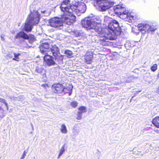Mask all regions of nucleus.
I'll use <instances>...</instances> for the list:
<instances>
[{"instance_id":"nucleus-1","label":"nucleus","mask_w":159,"mask_h":159,"mask_svg":"<svg viewBox=\"0 0 159 159\" xmlns=\"http://www.w3.org/2000/svg\"><path fill=\"white\" fill-rule=\"evenodd\" d=\"M81 25L84 27L88 29H94L98 33L100 44L103 46L108 45L107 40H113L114 36L120 34L121 29L119 22L113 20L106 28H102L100 21L97 18H86L81 20Z\"/></svg>"},{"instance_id":"nucleus-2","label":"nucleus","mask_w":159,"mask_h":159,"mask_svg":"<svg viewBox=\"0 0 159 159\" xmlns=\"http://www.w3.org/2000/svg\"><path fill=\"white\" fill-rule=\"evenodd\" d=\"M86 9L85 4L83 2L74 1L70 4V9L73 13L78 14L80 13H84Z\"/></svg>"},{"instance_id":"nucleus-3","label":"nucleus","mask_w":159,"mask_h":159,"mask_svg":"<svg viewBox=\"0 0 159 159\" xmlns=\"http://www.w3.org/2000/svg\"><path fill=\"white\" fill-rule=\"evenodd\" d=\"M52 92L53 93L59 94L62 93L65 89V87L61 84L54 83L51 86Z\"/></svg>"},{"instance_id":"nucleus-4","label":"nucleus","mask_w":159,"mask_h":159,"mask_svg":"<svg viewBox=\"0 0 159 159\" xmlns=\"http://www.w3.org/2000/svg\"><path fill=\"white\" fill-rule=\"evenodd\" d=\"M50 49L56 60L61 61L63 60V57L60 54L59 48L56 45H54L52 46Z\"/></svg>"},{"instance_id":"nucleus-5","label":"nucleus","mask_w":159,"mask_h":159,"mask_svg":"<svg viewBox=\"0 0 159 159\" xmlns=\"http://www.w3.org/2000/svg\"><path fill=\"white\" fill-rule=\"evenodd\" d=\"M49 23L52 27L58 28L62 25L63 22L60 18L55 17L50 20Z\"/></svg>"},{"instance_id":"nucleus-6","label":"nucleus","mask_w":159,"mask_h":159,"mask_svg":"<svg viewBox=\"0 0 159 159\" xmlns=\"http://www.w3.org/2000/svg\"><path fill=\"white\" fill-rule=\"evenodd\" d=\"M40 15L37 12H35V14L33 15V17H31L30 16L29 18L27 19L28 20H30V23L32 25H34L38 24L40 20Z\"/></svg>"},{"instance_id":"nucleus-7","label":"nucleus","mask_w":159,"mask_h":159,"mask_svg":"<svg viewBox=\"0 0 159 159\" xmlns=\"http://www.w3.org/2000/svg\"><path fill=\"white\" fill-rule=\"evenodd\" d=\"M44 55H45L43 57V60L47 66H50L55 64L53 58L52 56L49 55L48 54Z\"/></svg>"},{"instance_id":"nucleus-8","label":"nucleus","mask_w":159,"mask_h":159,"mask_svg":"<svg viewBox=\"0 0 159 159\" xmlns=\"http://www.w3.org/2000/svg\"><path fill=\"white\" fill-rule=\"evenodd\" d=\"M137 27L138 30L142 32L143 31H144V34L147 32L148 28L149 27V25L148 22L146 21L138 24Z\"/></svg>"},{"instance_id":"nucleus-9","label":"nucleus","mask_w":159,"mask_h":159,"mask_svg":"<svg viewBox=\"0 0 159 159\" xmlns=\"http://www.w3.org/2000/svg\"><path fill=\"white\" fill-rule=\"evenodd\" d=\"M49 48V44L48 43H42L39 47L40 52L43 55L48 54Z\"/></svg>"},{"instance_id":"nucleus-10","label":"nucleus","mask_w":159,"mask_h":159,"mask_svg":"<svg viewBox=\"0 0 159 159\" xmlns=\"http://www.w3.org/2000/svg\"><path fill=\"white\" fill-rule=\"evenodd\" d=\"M126 10V8L125 6L122 4L117 5L116 7L114 9V13L118 15L122 13H123V12Z\"/></svg>"},{"instance_id":"nucleus-11","label":"nucleus","mask_w":159,"mask_h":159,"mask_svg":"<svg viewBox=\"0 0 159 159\" xmlns=\"http://www.w3.org/2000/svg\"><path fill=\"white\" fill-rule=\"evenodd\" d=\"M93 54L90 52H87L84 56V61L87 64H91L93 59Z\"/></svg>"},{"instance_id":"nucleus-12","label":"nucleus","mask_w":159,"mask_h":159,"mask_svg":"<svg viewBox=\"0 0 159 159\" xmlns=\"http://www.w3.org/2000/svg\"><path fill=\"white\" fill-rule=\"evenodd\" d=\"M112 7L111 2H105L103 5L101 4L98 7H100L102 11H106Z\"/></svg>"},{"instance_id":"nucleus-13","label":"nucleus","mask_w":159,"mask_h":159,"mask_svg":"<svg viewBox=\"0 0 159 159\" xmlns=\"http://www.w3.org/2000/svg\"><path fill=\"white\" fill-rule=\"evenodd\" d=\"M22 38L25 39H28L29 38V36L24 32L20 31L17 34L15 38L16 39Z\"/></svg>"},{"instance_id":"nucleus-14","label":"nucleus","mask_w":159,"mask_h":159,"mask_svg":"<svg viewBox=\"0 0 159 159\" xmlns=\"http://www.w3.org/2000/svg\"><path fill=\"white\" fill-rule=\"evenodd\" d=\"M33 26L30 23V20L27 19L25 23L24 30L26 32H30L32 30Z\"/></svg>"},{"instance_id":"nucleus-15","label":"nucleus","mask_w":159,"mask_h":159,"mask_svg":"<svg viewBox=\"0 0 159 159\" xmlns=\"http://www.w3.org/2000/svg\"><path fill=\"white\" fill-rule=\"evenodd\" d=\"M71 35L73 36L76 37H80L81 38L84 37V33L81 31H78L77 30H74L70 32Z\"/></svg>"},{"instance_id":"nucleus-16","label":"nucleus","mask_w":159,"mask_h":159,"mask_svg":"<svg viewBox=\"0 0 159 159\" xmlns=\"http://www.w3.org/2000/svg\"><path fill=\"white\" fill-rule=\"evenodd\" d=\"M152 124L157 128H159V116L153 118L152 121Z\"/></svg>"},{"instance_id":"nucleus-17","label":"nucleus","mask_w":159,"mask_h":159,"mask_svg":"<svg viewBox=\"0 0 159 159\" xmlns=\"http://www.w3.org/2000/svg\"><path fill=\"white\" fill-rule=\"evenodd\" d=\"M129 13L128 11L126 10L125 11L123 12V13L120 14L118 16H119V17L122 19H125L128 17V16Z\"/></svg>"},{"instance_id":"nucleus-18","label":"nucleus","mask_w":159,"mask_h":159,"mask_svg":"<svg viewBox=\"0 0 159 159\" xmlns=\"http://www.w3.org/2000/svg\"><path fill=\"white\" fill-rule=\"evenodd\" d=\"M60 8L61 11L63 12L65 14H70V8L68 7H62V6H60Z\"/></svg>"},{"instance_id":"nucleus-19","label":"nucleus","mask_w":159,"mask_h":159,"mask_svg":"<svg viewBox=\"0 0 159 159\" xmlns=\"http://www.w3.org/2000/svg\"><path fill=\"white\" fill-rule=\"evenodd\" d=\"M157 29L156 26L153 25H149V27L148 28L147 30V32L148 33H149L150 32H152L155 31Z\"/></svg>"},{"instance_id":"nucleus-20","label":"nucleus","mask_w":159,"mask_h":159,"mask_svg":"<svg viewBox=\"0 0 159 159\" xmlns=\"http://www.w3.org/2000/svg\"><path fill=\"white\" fill-rule=\"evenodd\" d=\"M70 25L75 23L76 21V16L73 14H70Z\"/></svg>"},{"instance_id":"nucleus-21","label":"nucleus","mask_w":159,"mask_h":159,"mask_svg":"<svg viewBox=\"0 0 159 159\" xmlns=\"http://www.w3.org/2000/svg\"><path fill=\"white\" fill-rule=\"evenodd\" d=\"M103 0H94V5L95 6L99 7L102 3Z\"/></svg>"},{"instance_id":"nucleus-22","label":"nucleus","mask_w":159,"mask_h":159,"mask_svg":"<svg viewBox=\"0 0 159 159\" xmlns=\"http://www.w3.org/2000/svg\"><path fill=\"white\" fill-rule=\"evenodd\" d=\"M79 110V112L82 113L86 112L87 111L86 108L85 107L82 106L79 107L78 108Z\"/></svg>"},{"instance_id":"nucleus-23","label":"nucleus","mask_w":159,"mask_h":159,"mask_svg":"<svg viewBox=\"0 0 159 159\" xmlns=\"http://www.w3.org/2000/svg\"><path fill=\"white\" fill-rule=\"evenodd\" d=\"M70 16V14H65L62 15L61 16L62 20H63L64 21H66L69 19Z\"/></svg>"},{"instance_id":"nucleus-24","label":"nucleus","mask_w":159,"mask_h":159,"mask_svg":"<svg viewBox=\"0 0 159 159\" xmlns=\"http://www.w3.org/2000/svg\"><path fill=\"white\" fill-rule=\"evenodd\" d=\"M14 57L12 59L14 60H15L17 61H19L20 59L19 57V56L21 54L19 53H14Z\"/></svg>"},{"instance_id":"nucleus-25","label":"nucleus","mask_w":159,"mask_h":159,"mask_svg":"<svg viewBox=\"0 0 159 159\" xmlns=\"http://www.w3.org/2000/svg\"><path fill=\"white\" fill-rule=\"evenodd\" d=\"M61 131L62 133H66L67 130L66 126L64 124L62 125L61 126Z\"/></svg>"},{"instance_id":"nucleus-26","label":"nucleus","mask_w":159,"mask_h":159,"mask_svg":"<svg viewBox=\"0 0 159 159\" xmlns=\"http://www.w3.org/2000/svg\"><path fill=\"white\" fill-rule=\"evenodd\" d=\"M44 69L41 67H36L35 70L38 73L41 74L42 73Z\"/></svg>"},{"instance_id":"nucleus-27","label":"nucleus","mask_w":159,"mask_h":159,"mask_svg":"<svg viewBox=\"0 0 159 159\" xmlns=\"http://www.w3.org/2000/svg\"><path fill=\"white\" fill-rule=\"evenodd\" d=\"M135 18V17L134 16L130 15V14H128V17L127 19H128L129 20H130L131 21H132L133 20H134Z\"/></svg>"},{"instance_id":"nucleus-28","label":"nucleus","mask_w":159,"mask_h":159,"mask_svg":"<svg viewBox=\"0 0 159 159\" xmlns=\"http://www.w3.org/2000/svg\"><path fill=\"white\" fill-rule=\"evenodd\" d=\"M0 102L3 103L6 106V107H7V110H8V104L7 103V102H6V101L5 99H1L0 100Z\"/></svg>"},{"instance_id":"nucleus-29","label":"nucleus","mask_w":159,"mask_h":159,"mask_svg":"<svg viewBox=\"0 0 159 159\" xmlns=\"http://www.w3.org/2000/svg\"><path fill=\"white\" fill-rule=\"evenodd\" d=\"M157 64H154L151 67V69L152 71H155L157 69Z\"/></svg>"},{"instance_id":"nucleus-30","label":"nucleus","mask_w":159,"mask_h":159,"mask_svg":"<svg viewBox=\"0 0 159 159\" xmlns=\"http://www.w3.org/2000/svg\"><path fill=\"white\" fill-rule=\"evenodd\" d=\"M69 2V0H64L61 2L60 6H62V7H65L64 5L68 4Z\"/></svg>"},{"instance_id":"nucleus-31","label":"nucleus","mask_w":159,"mask_h":159,"mask_svg":"<svg viewBox=\"0 0 159 159\" xmlns=\"http://www.w3.org/2000/svg\"><path fill=\"white\" fill-rule=\"evenodd\" d=\"M82 113L78 112L77 114V116L76 119L78 120H81L82 118Z\"/></svg>"},{"instance_id":"nucleus-32","label":"nucleus","mask_w":159,"mask_h":159,"mask_svg":"<svg viewBox=\"0 0 159 159\" xmlns=\"http://www.w3.org/2000/svg\"><path fill=\"white\" fill-rule=\"evenodd\" d=\"M70 104L72 107L75 108L77 106L78 103L75 101H73L71 102Z\"/></svg>"},{"instance_id":"nucleus-33","label":"nucleus","mask_w":159,"mask_h":159,"mask_svg":"<svg viewBox=\"0 0 159 159\" xmlns=\"http://www.w3.org/2000/svg\"><path fill=\"white\" fill-rule=\"evenodd\" d=\"M65 146H63L60 150V152L59 156H60L62 155L63 153L65 152V150L64 149Z\"/></svg>"},{"instance_id":"nucleus-34","label":"nucleus","mask_w":159,"mask_h":159,"mask_svg":"<svg viewBox=\"0 0 159 159\" xmlns=\"http://www.w3.org/2000/svg\"><path fill=\"white\" fill-rule=\"evenodd\" d=\"M41 86L45 88H47L49 87L48 85L47 84H43L41 85Z\"/></svg>"},{"instance_id":"nucleus-35","label":"nucleus","mask_w":159,"mask_h":159,"mask_svg":"<svg viewBox=\"0 0 159 159\" xmlns=\"http://www.w3.org/2000/svg\"><path fill=\"white\" fill-rule=\"evenodd\" d=\"M26 153L24 151L20 159H23L26 156Z\"/></svg>"},{"instance_id":"nucleus-36","label":"nucleus","mask_w":159,"mask_h":159,"mask_svg":"<svg viewBox=\"0 0 159 159\" xmlns=\"http://www.w3.org/2000/svg\"><path fill=\"white\" fill-rule=\"evenodd\" d=\"M110 19V18L109 17H105L104 20L106 22L107 21V20H109Z\"/></svg>"},{"instance_id":"nucleus-37","label":"nucleus","mask_w":159,"mask_h":159,"mask_svg":"<svg viewBox=\"0 0 159 159\" xmlns=\"http://www.w3.org/2000/svg\"><path fill=\"white\" fill-rule=\"evenodd\" d=\"M154 131L158 134H159V130L158 129L154 130Z\"/></svg>"},{"instance_id":"nucleus-38","label":"nucleus","mask_w":159,"mask_h":159,"mask_svg":"<svg viewBox=\"0 0 159 159\" xmlns=\"http://www.w3.org/2000/svg\"><path fill=\"white\" fill-rule=\"evenodd\" d=\"M156 92L157 93H159V86L157 89Z\"/></svg>"},{"instance_id":"nucleus-39","label":"nucleus","mask_w":159,"mask_h":159,"mask_svg":"<svg viewBox=\"0 0 159 159\" xmlns=\"http://www.w3.org/2000/svg\"><path fill=\"white\" fill-rule=\"evenodd\" d=\"M30 35H31V36H32V39L33 40H34V35H31V34H30Z\"/></svg>"},{"instance_id":"nucleus-40","label":"nucleus","mask_w":159,"mask_h":159,"mask_svg":"<svg viewBox=\"0 0 159 159\" xmlns=\"http://www.w3.org/2000/svg\"><path fill=\"white\" fill-rule=\"evenodd\" d=\"M67 52H69V50H68V51H65V53H66ZM67 54H68L69 55H70V53H69V52H68Z\"/></svg>"},{"instance_id":"nucleus-41","label":"nucleus","mask_w":159,"mask_h":159,"mask_svg":"<svg viewBox=\"0 0 159 159\" xmlns=\"http://www.w3.org/2000/svg\"><path fill=\"white\" fill-rule=\"evenodd\" d=\"M134 96H132V97L131 98V99H130V102H131V101H132V98H133L134 97Z\"/></svg>"},{"instance_id":"nucleus-42","label":"nucleus","mask_w":159,"mask_h":159,"mask_svg":"<svg viewBox=\"0 0 159 159\" xmlns=\"http://www.w3.org/2000/svg\"><path fill=\"white\" fill-rule=\"evenodd\" d=\"M43 75H45V76L46 77V74L45 73H44L43 74Z\"/></svg>"},{"instance_id":"nucleus-43","label":"nucleus","mask_w":159,"mask_h":159,"mask_svg":"<svg viewBox=\"0 0 159 159\" xmlns=\"http://www.w3.org/2000/svg\"><path fill=\"white\" fill-rule=\"evenodd\" d=\"M2 108L0 106V110H2Z\"/></svg>"},{"instance_id":"nucleus-44","label":"nucleus","mask_w":159,"mask_h":159,"mask_svg":"<svg viewBox=\"0 0 159 159\" xmlns=\"http://www.w3.org/2000/svg\"><path fill=\"white\" fill-rule=\"evenodd\" d=\"M1 38H2V39H3V40H4V39H3V38H2V37H1Z\"/></svg>"}]
</instances>
